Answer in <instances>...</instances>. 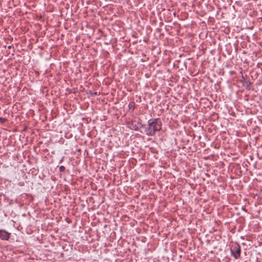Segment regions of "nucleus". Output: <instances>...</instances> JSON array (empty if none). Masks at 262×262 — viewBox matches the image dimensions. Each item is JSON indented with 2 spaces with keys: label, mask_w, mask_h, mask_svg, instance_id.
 Returning <instances> with one entry per match:
<instances>
[{
  "label": "nucleus",
  "mask_w": 262,
  "mask_h": 262,
  "mask_svg": "<svg viewBox=\"0 0 262 262\" xmlns=\"http://www.w3.org/2000/svg\"><path fill=\"white\" fill-rule=\"evenodd\" d=\"M148 128L145 130L146 135L149 136L155 135L156 132L161 129L162 122L160 118H154L148 121Z\"/></svg>",
  "instance_id": "f257e3e1"
},
{
  "label": "nucleus",
  "mask_w": 262,
  "mask_h": 262,
  "mask_svg": "<svg viewBox=\"0 0 262 262\" xmlns=\"http://www.w3.org/2000/svg\"><path fill=\"white\" fill-rule=\"evenodd\" d=\"M231 255L235 259H237L241 255V247L238 244L233 245L231 248Z\"/></svg>",
  "instance_id": "f03ea898"
},
{
  "label": "nucleus",
  "mask_w": 262,
  "mask_h": 262,
  "mask_svg": "<svg viewBox=\"0 0 262 262\" xmlns=\"http://www.w3.org/2000/svg\"><path fill=\"white\" fill-rule=\"evenodd\" d=\"M128 124L129 125V127L132 129H134L135 130H138L140 127L143 126V125L141 123L135 120L132 121Z\"/></svg>",
  "instance_id": "7ed1b4c3"
},
{
  "label": "nucleus",
  "mask_w": 262,
  "mask_h": 262,
  "mask_svg": "<svg viewBox=\"0 0 262 262\" xmlns=\"http://www.w3.org/2000/svg\"><path fill=\"white\" fill-rule=\"evenodd\" d=\"M11 233L8 231L0 229V239L4 241H8L10 237Z\"/></svg>",
  "instance_id": "20e7f679"
},
{
  "label": "nucleus",
  "mask_w": 262,
  "mask_h": 262,
  "mask_svg": "<svg viewBox=\"0 0 262 262\" xmlns=\"http://www.w3.org/2000/svg\"><path fill=\"white\" fill-rule=\"evenodd\" d=\"M65 170V167L64 166H60L59 167V171L61 172L64 171Z\"/></svg>",
  "instance_id": "39448f33"
},
{
  "label": "nucleus",
  "mask_w": 262,
  "mask_h": 262,
  "mask_svg": "<svg viewBox=\"0 0 262 262\" xmlns=\"http://www.w3.org/2000/svg\"><path fill=\"white\" fill-rule=\"evenodd\" d=\"M6 121V119L5 118H2V117H0V122L1 123H4Z\"/></svg>",
  "instance_id": "423d86ee"
},
{
  "label": "nucleus",
  "mask_w": 262,
  "mask_h": 262,
  "mask_svg": "<svg viewBox=\"0 0 262 262\" xmlns=\"http://www.w3.org/2000/svg\"><path fill=\"white\" fill-rule=\"evenodd\" d=\"M134 103H130L128 104V107L130 108L131 107H133Z\"/></svg>",
  "instance_id": "0eeeda50"
},
{
  "label": "nucleus",
  "mask_w": 262,
  "mask_h": 262,
  "mask_svg": "<svg viewBox=\"0 0 262 262\" xmlns=\"http://www.w3.org/2000/svg\"><path fill=\"white\" fill-rule=\"evenodd\" d=\"M8 49H11V48H12V46H9L8 47Z\"/></svg>",
  "instance_id": "6e6552de"
},
{
  "label": "nucleus",
  "mask_w": 262,
  "mask_h": 262,
  "mask_svg": "<svg viewBox=\"0 0 262 262\" xmlns=\"http://www.w3.org/2000/svg\"><path fill=\"white\" fill-rule=\"evenodd\" d=\"M94 94H95V95H96V94H97V92H95V93H94Z\"/></svg>",
  "instance_id": "1a4fd4ad"
}]
</instances>
